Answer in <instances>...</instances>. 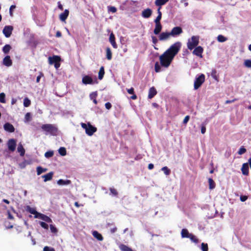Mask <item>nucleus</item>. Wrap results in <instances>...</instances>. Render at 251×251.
I'll list each match as a JSON object with an SVG mask.
<instances>
[{
  "instance_id": "obj_1",
  "label": "nucleus",
  "mask_w": 251,
  "mask_h": 251,
  "mask_svg": "<svg viewBox=\"0 0 251 251\" xmlns=\"http://www.w3.org/2000/svg\"><path fill=\"white\" fill-rule=\"evenodd\" d=\"M181 45L180 42H176L160 56V62L162 67L168 68L170 65L175 56L180 50Z\"/></svg>"
},
{
  "instance_id": "obj_2",
  "label": "nucleus",
  "mask_w": 251,
  "mask_h": 251,
  "mask_svg": "<svg viewBox=\"0 0 251 251\" xmlns=\"http://www.w3.org/2000/svg\"><path fill=\"white\" fill-rule=\"evenodd\" d=\"M42 130L46 132V134H50L52 136H56L57 134L58 128L52 124H44L41 126Z\"/></svg>"
},
{
  "instance_id": "obj_3",
  "label": "nucleus",
  "mask_w": 251,
  "mask_h": 251,
  "mask_svg": "<svg viewBox=\"0 0 251 251\" xmlns=\"http://www.w3.org/2000/svg\"><path fill=\"white\" fill-rule=\"evenodd\" d=\"M199 43V37L198 36H193L188 39L187 43V46L189 50H192L197 47Z\"/></svg>"
},
{
  "instance_id": "obj_4",
  "label": "nucleus",
  "mask_w": 251,
  "mask_h": 251,
  "mask_svg": "<svg viewBox=\"0 0 251 251\" xmlns=\"http://www.w3.org/2000/svg\"><path fill=\"white\" fill-rule=\"evenodd\" d=\"M81 126L83 128L85 129L86 133L89 136L93 135L97 130V128L90 123H88L87 124L82 123Z\"/></svg>"
},
{
  "instance_id": "obj_5",
  "label": "nucleus",
  "mask_w": 251,
  "mask_h": 251,
  "mask_svg": "<svg viewBox=\"0 0 251 251\" xmlns=\"http://www.w3.org/2000/svg\"><path fill=\"white\" fill-rule=\"evenodd\" d=\"M49 63L50 65H54V67L57 69L60 66V62L61 57L58 55H53L52 56H49L48 58Z\"/></svg>"
},
{
  "instance_id": "obj_6",
  "label": "nucleus",
  "mask_w": 251,
  "mask_h": 251,
  "mask_svg": "<svg viewBox=\"0 0 251 251\" xmlns=\"http://www.w3.org/2000/svg\"><path fill=\"white\" fill-rule=\"evenodd\" d=\"M205 81V75L201 74L197 77L194 81V87L195 90L199 89Z\"/></svg>"
},
{
  "instance_id": "obj_7",
  "label": "nucleus",
  "mask_w": 251,
  "mask_h": 251,
  "mask_svg": "<svg viewBox=\"0 0 251 251\" xmlns=\"http://www.w3.org/2000/svg\"><path fill=\"white\" fill-rule=\"evenodd\" d=\"M7 145L9 151L13 152L16 149V140L14 139H10L7 141Z\"/></svg>"
},
{
  "instance_id": "obj_8",
  "label": "nucleus",
  "mask_w": 251,
  "mask_h": 251,
  "mask_svg": "<svg viewBox=\"0 0 251 251\" xmlns=\"http://www.w3.org/2000/svg\"><path fill=\"white\" fill-rule=\"evenodd\" d=\"M13 30V27L12 25H6L4 27L2 32L7 38L9 37Z\"/></svg>"
},
{
  "instance_id": "obj_9",
  "label": "nucleus",
  "mask_w": 251,
  "mask_h": 251,
  "mask_svg": "<svg viewBox=\"0 0 251 251\" xmlns=\"http://www.w3.org/2000/svg\"><path fill=\"white\" fill-rule=\"evenodd\" d=\"M183 32L182 29L180 26H176L172 28L170 34L173 37H176Z\"/></svg>"
},
{
  "instance_id": "obj_10",
  "label": "nucleus",
  "mask_w": 251,
  "mask_h": 251,
  "mask_svg": "<svg viewBox=\"0 0 251 251\" xmlns=\"http://www.w3.org/2000/svg\"><path fill=\"white\" fill-rule=\"evenodd\" d=\"M203 52V49L201 46H198L193 51V54L200 58H202V53Z\"/></svg>"
},
{
  "instance_id": "obj_11",
  "label": "nucleus",
  "mask_w": 251,
  "mask_h": 251,
  "mask_svg": "<svg viewBox=\"0 0 251 251\" xmlns=\"http://www.w3.org/2000/svg\"><path fill=\"white\" fill-rule=\"evenodd\" d=\"M171 36H172L170 34V32H161L158 36L159 40L161 41H165L169 39Z\"/></svg>"
},
{
  "instance_id": "obj_12",
  "label": "nucleus",
  "mask_w": 251,
  "mask_h": 251,
  "mask_svg": "<svg viewBox=\"0 0 251 251\" xmlns=\"http://www.w3.org/2000/svg\"><path fill=\"white\" fill-rule=\"evenodd\" d=\"M12 60L11 59L9 55H6L3 59L2 64L7 67L11 66L12 65Z\"/></svg>"
},
{
  "instance_id": "obj_13",
  "label": "nucleus",
  "mask_w": 251,
  "mask_h": 251,
  "mask_svg": "<svg viewBox=\"0 0 251 251\" xmlns=\"http://www.w3.org/2000/svg\"><path fill=\"white\" fill-rule=\"evenodd\" d=\"M242 173L243 175L248 176L249 175V164L245 163L243 164L241 168Z\"/></svg>"
},
{
  "instance_id": "obj_14",
  "label": "nucleus",
  "mask_w": 251,
  "mask_h": 251,
  "mask_svg": "<svg viewBox=\"0 0 251 251\" xmlns=\"http://www.w3.org/2000/svg\"><path fill=\"white\" fill-rule=\"evenodd\" d=\"M152 14V10L150 8H147L144 9L142 12V16L144 18H150Z\"/></svg>"
},
{
  "instance_id": "obj_15",
  "label": "nucleus",
  "mask_w": 251,
  "mask_h": 251,
  "mask_svg": "<svg viewBox=\"0 0 251 251\" xmlns=\"http://www.w3.org/2000/svg\"><path fill=\"white\" fill-rule=\"evenodd\" d=\"M4 130L9 132H13L15 131L14 126L9 123H5L3 126Z\"/></svg>"
},
{
  "instance_id": "obj_16",
  "label": "nucleus",
  "mask_w": 251,
  "mask_h": 251,
  "mask_svg": "<svg viewBox=\"0 0 251 251\" xmlns=\"http://www.w3.org/2000/svg\"><path fill=\"white\" fill-rule=\"evenodd\" d=\"M82 82L85 85L91 84L93 83V79L91 76L89 75H84L82 77Z\"/></svg>"
},
{
  "instance_id": "obj_17",
  "label": "nucleus",
  "mask_w": 251,
  "mask_h": 251,
  "mask_svg": "<svg viewBox=\"0 0 251 251\" xmlns=\"http://www.w3.org/2000/svg\"><path fill=\"white\" fill-rule=\"evenodd\" d=\"M109 42L112 46L113 48L114 49H117L118 48V46L115 41V35L113 32H111L109 36Z\"/></svg>"
},
{
  "instance_id": "obj_18",
  "label": "nucleus",
  "mask_w": 251,
  "mask_h": 251,
  "mask_svg": "<svg viewBox=\"0 0 251 251\" xmlns=\"http://www.w3.org/2000/svg\"><path fill=\"white\" fill-rule=\"evenodd\" d=\"M25 210L26 211L28 212L30 214L34 215V218H38V214L39 213L33 208L31 207L30 206L27 205L25 207Z\"/></svg>"
},
{
  "instance_id": "obj_19",
  "label": "nucleus",
  "mask_w": 251,
  "mask_h": 251,
  "mask_svg": "<svg viewBox=\"0 0 251 251\" xmlns=\"http://www.w3.org/2000/svg\"><path fill=\"white\" fill-rule=\"evenodd\" d=\"M37 216H38L37 218H40V219H42V220L45 221L46 222H48V223H51L52 222L51 219L49 217H48V216H47L46 215L39 213Z\"/></svg>"
},
{
  "instance_id": "obj_20",
  "label": "nucleus",
  "mask_w": 251,
  "mask_h": 251,
  "mask_svg": "<svg viewBox=\"0 0 251 251\" xmlns=\"http://www.w3.org/2000/svg\"><path fill=\"white\" fill-rule=\"evenodd\" d=\"M69 14V11L65 9L64 11L59 15V19L61 21H65L68 18Z\"/></svg>"
},
{
  "instance_id": "obj_21",
  "label": "nucleus",
  "mask_w": 251,
  "mask_h": 251,
  "mask_svg": "<svg viewBox=\"0 0 251 251\" xmlns=\"http://www.w3.org/2000/svg\"><path fill=\"white\" fill-rule=\"evenodd\" d=\"M156 94L157 91L156 89L154 87H151L149 89L148 98L150 99H152L156 95Z\"/></svg>"
},
{
  "instance_id": "obj_22",
  "label": "nucleus",
  "mask_w": 251,
  "mask_h": 251,
  "mask_svg": "<svg viewBox=\"0 0 251 251\" xmlns=\"http://www.w3.org/2000/svg\"><path fill=\"white\" fill-rule=\"evenodd\" d=\"M53 175V172H50L46 175L42 176V177L44 179V181L46 182L51 180L52 178Z\"/></svg>"
},
{
  "instance_id": "obj_23",
  "label": "nucleus",
  "mask_w": 251,
  "mask_h": 251,
  "mask_svg": "<svg viewBox=\"0 0 251 251\" xmlns=\"http://www.w3.org/2000/svg\"><path fill=\"white\" fill-rule=\"evenodd\" d=\"M162 28V26L160 24H155V28L153 30V33L155 35H158L160 33Z\"/></svg>"
},
{
  "instance_id": "obj_24",
  "label": "nucleus",
  "mask_w": 251,
  "mask_h": 251,
  "mask_svg": "<svg viewBox=\"0 0 251 251\" xmlns=\"http://www.w3.org/2000/svg\"><path fill=\"white\" fill-rule=\"evenodd\" d=\"M93 236L99 241H102L103 238L102 235L97 231H94L92 233Z\"/></svg>"
},
{
  "instance_id": "obj_25",
  "label": "nucleus",
  "mask_w": 251,
  "mask_h": 251,
  "mask_svg": "<svg viewBox=\"0 0 251 251\" xmlns=\"http://www.w3.org/2000/svg\"><path fill=\"white\" fill-rule=\"evenodd\" d=\"M17 151L20 153L21 156H24L25 154V150L21 143L19 144L17 148Z\"/></svg>"
},
{
  "instance_id": "obj_26",
  "label": "nucleus",
  "mask_w": 251,
  "mask_h": 251,
  "mask_svg": "<svg viewBox=\"0 0 251 251\" xmlns=\"http://www.w3.org/2000/svg\"><path fill=\"white\" fill-rule=\"evenodd\" d=\"M71 183V181L70 180H63L62 179H59L57 181V184L59 185H69Z\"/></svg>"
},
{
  "instance_id": "obj_27",
  "label": "nucleus",
  "mask_w": 251,
  "mask_h": 251,
  "mask_svg": "<svg viewBox=\"0 0 251 251\" xmlns=\"http://www.w3.org/2000/svg\"><path fill=\"white\" fill-rule=\"evenodd\" d=\"M191 233H189L187 229L183 228L181 230V235L182 238H188Z\"/></svg>"
},
{
  "instance_id": "obj_28",
  "label": "nucleus",
  "mask_w": 251,
  "mask_h": 251,
  "mask_svg": "<svg viewBox=\"0 0 251 251\" xmlns=\"http://www.w3.org/2000/svg\"><path fill=\"white\" fill-rule=\"evenodd\" d=\"M208 181L209 184V188L210 190L214 189L216 186V184L213 179L211 178H209Z\"/></svg>"
},
{
  "instance_id": "obj_29",
  "label": "nucleus",
  "mask_w": 251,
  "mask_h": 251,
  "mask_svg": "<svg viewBox=\"0 0 251 251\" xmlns=\"http://www.w3.org/2000/svg\"><path fill=\"white\" fill-rule=\"evenodd\" d=\"M104 73H105V72H104V67L101 66L100 68V69L99 72L98 78L100 80H101L103 78Z\"/></svg>"
},
{
  "instance_id": "obj_30",
  "label": "nucleus",
  "mask_w": 251,
  "mask_h": 251,
  "mask_svg": "<svg viewBox=\"0 0 251 251\" xmlns=\"http://www.w3.org/2000/svg\"><path fill=\"white\" fill-rule=\"evenodd\" d=\"M11 49V46L10 45L6 44L3 47L2 51L4 54H7Z\"/></svg>"
},
{
  "instance_id": "obj_31",
  "label": "nucleus",
  "mask_w": 251,
  "mask_h": 251,
  "mask_svg": "<svg viewBox=\"0 0 251 251\" xmlns=\"http://www.w3.org/2000/svg\"><path fill=\"white\" fill-rule=\"evenodd\" d=\"M47 168H43L41 166H38L36 168L37 174L38 176L40 175L42 173L47 172Z\"/></svg>"
},
{
  "instance_id": "obj_32",
  "label": "nucleus",
  "mask_w": 251,
  "mask_h": 251,
  "mask_svg": "<svg viewBox=\"0 0 251 251\" xmlns=\"http://www.w3.org/2000/svg\"><path fill=\"white\" fill-rule=\"evenodd\" d=\"M169 0H155V4L156 6H161L163 5H164Z\"/></svg>"
},
{
  "instance_id": "obj_33",
  "label": "nucleus",
  "mask_w": 251,
  "mask_h": 251,
  "mask_svg": "<svg viewBox=\"0 0 251 251\" xmlns=\"http://www.w3.org/2000/svg\"><path fill=\"white\" fill-rule=\"evenodd\" d=\"M106 58L110 60L112 59V52L109 48H107L106 49Z\"/></svg>"
},
{
  "instance_id": "obj_34",
  "label": "nucleus",
  "mask_w": 251,
  "mask_h": 251,
  "mask_svg": "<svg viewBox=\"0 0 251 251\" xmlns=\"http://www.w3.org/2000/svg\"><path fill=\"white\" fill-rule=\"evenodd\" d=\"M31 104L30 100L28 98H25L24 100V105L25 107H28Z\"/></svg>"
},
{
  "instance_id": "obj_35",
  "label": "nucleus",
  "mask_w": 251,
  "mask_h": 251,
  "mask_svg": "<svg viewBox=\"0 0 251 251\" xmlns=\"http://www.w3.org/2000/svg\"><path fill=\"white\" fill-rule=\"evenodd\" d=\"M59 153L62 156H65L66 154V150L64 147H60L58 150Z\"/></svg>"
},
{
  "instance_id": "obj_36",
  "label": "nucleus",
  "mask_w": 251,
  "mask_h": 251,
  "mask_svg": "<svg viewBox=\"0 0 251 251\" xmlns=\"http://www.w3.org/2000/svg\"><path fill=\"white\" fill-rule=\"evenodd\" d=\"M217 40L219 42H224L227 40V38L222 35H219L217 37Z\"/></svg>"
},
{
  "instance_id": "obj_37",
  "label": "nucleus",
  "mask_w": 251,
  "mask_h": 251,
  "mask_svg": "<svg viewBox=\"0 0 251 251\" xmlns=\"http://www.w3.org/2000/svg\"><path fill=\"white\" fill-rule=\"evenodd\" d=\"M188 238H190L192 242L195 243H198L199 242V239L192 234H191Z\"/></svg>"
},
{
  "instance_id": "obj_38",
  "label": "nucleus",
  "mask_w": 251,
  "mask_h": 251,
  "mask_svg": "<svg viewBox=\"0 0 251 251\" xmlns=\"http://www.w3.org/2000/svg\"><path fill=\"white\" fill-rule=\"evenodd\" d=\"M161 170L164 172V174L168 176V175H169L171 173V171L169 169H168V168L166 166L165 167H163Z\"/></svg>"
},
{
  "instance_id": "obj_39",
  "label": "nucleus",
  "mask_w": 251,
  "mask_h": 251,
  "mask_svg": "<svg viewBox=\"0 0 251 251\" xmlns=\"http://www.w3.org/2000/svg\"><path fill=\"white\" fill-rule=\"evenodd\" d=\"M0 102L3 103H5V95L4 93L0 94Z\"/></svg>"
},
{
  "instance_id": "obj_40",
  "label": "nucleus",
  "mask_w": 251,
  "mask_h": 251,
  "mask_svg": "<svg viewBox=\"0 0 251 251\" xmlns=\"http://www.w3.org/2000/svg\"><path fill=\"white\" fill-rule=\"evenodd\" d=\"M154 70H155V72H156V73H158L161 71V67L158 62H156L155 63Z\"/></svg>"
},
{
  "instance_id": "obj_41",
  "label": "nucleus",
  "mask_w": 251,
  "mask_h": 251,
  "mask_svg": "<svg viewBox=\"0 0 251 251\" xmlns=\"http://www.w3.org/2000/svg\"><path fill=\"white\" fill-rule=\"evenodd\" d=\"M53 151H48L45 153V156L46 158H50L53 155Z\"/></svg>"
},
{
  "instance_id": "obj_42",
  "label": "nucleus",
  "mask_w": 251,
  "mask_h": 251,
  "mask_svg": "<svg viewBox=\"0 0 251 251\" xmlns=\"http://www.w3.org/2000/svg\"><path fill=\"white\" fill-rule=\"evenodd\" d=\"M201 250L202 251H208V247L206 243H202L201 245Z\"/></svg>"
},
{
  "instance_id": "obj_43",
  "label": "nucleus",
  "mask_w": 251,
  "mask_h": 251,
  "mask_svg": "<svg viewBox=\"0 0 251 251\" xmlns=\"http://www.w3.org/2000/svg\"><path fill=\"white\" fill-rule=\"evenodd\" d=\"M246 149L244 148V147L242 146L240 148V149L238 151V153L239 155H242L245 153L246 152Z\"/></svg>"
},
{
  "instance_id": "obj_44",
  "label": "nucleus",
  "mask_w": 251,
  "mask_h": 251,
  "mask_svg": "<svg viewBox=\"0 0 251 251\" xmlns=\"http://www.w3.org/2000/svg\"><path fill=\"white\" fill-rule=\"evenodd\" d=\"M109 190L110 191L111 194H112L113 196H117L118 195L117 191L115 188H110Z\"/></svg>"
},
{
  "instance_id": "obj_45",
  "label": "nucleus",
  "mask_w": 251,
  "mask_h": 251,
  "mask_svg": "<svg viewBox=\"0 0 251 251\" xmlns=\"http://www.w3.org/2000/svg\"><path fill=\"white\" fill-rule=\"evenodd\" d=\"M50 227L51 232L54 233H56L57 232V229L53 225H50Z\"/></svg>"
},
{
  "instance_id": "obj_46",
  "label": "nucleus",
  "mask_w": 251,
  "mask_h": 251,
  "mask_svg": "<svg viewBox=\"0 0 251 251\" xmlns=\"http://www.w3.org/2000/svg\"><path fill=\"white\" fill-rule=\"evenodd\" d=\"M244 65L248 68H251V60H246L244 61Z\"/></svg>"
},
{
  "instance_id": "obj_47",
  "label": "nucleus",
  "mask_w": 251,
  "mask_h": 251,
  "mask_svg": "<svg viewBox=\"0 0 251 251\" xmlns=\"http://www.w3.org/2000/svg\"><path fill=\"white\" fill-rule=\"evenodd\" d=\"M25 120L26 122H29L31 120V116L30 113L28 112L25 115Z\"/></svg>"
},
{
  "instance_id": "obj_48",
  "label": "nucleus",
  "mask_w": 251,
  "mask_h": 251,
  "mask_svg": "<svg viewBox=\"0 0 251 251\" xmlns=\"http://www.w3.org/2000/svg\"><path fill=\"white\" fill-rule=\"evenodd\" d=\"M108 10L109 12H111L113 13L117 11V8L114 6H108Z\"/></svg>"
},
{
  "instance_id": "obj_49",
  "label": "nucleus",
  "mask_w": 251,
  "mask_h": 251,
  "mask_svg": "<svg viewBox=\"0 0 251 251\" xmlns=\"http://www.w3.org/2000/svg\"><path fill=\"white\" fill-rule=\"evenodd\" d=\"M98 96L97 92H94L90 94V98L91 100H94L97 98Z\"/></svg>"
},
{
  "instance_id": "obj_50",
  "label": "nucleus",
  "mask_w": 251,
  "mask_h": 251,
  "mask_svg": "<svg viewBox=\"0 0 251 251\" xmlns=\"http://www.w3.org/2000/svg\"><path fill=\"white\" fill-rule=\"evenodd\" d=\"M40 225L43 228L46 229H48L49 228L48 225L44 222H40Z\"/></svg>"
},
{
  "instance_id": "obj_51",
  "label": "nucleus",
  "mask_w": 251,
  "mask_h": 251,
  "mask_svg": "<svg viewBox=\"0 0 251 251\" xmlns=\"http://www.w3.org/2000/svg\"><path fill=\"white\" fill-rule=\"evenodd\" d=\"M216 74H217V72H216V70H213L212 71L211 76H212V77L213 78H214L216 80H217L218 79V77H217V76L216 75Z\"/></svg>"
},
{
  "instance_id": "obj_52",
  "label": "nucleus",
  "mask_w": 251,
  "mask_h": 251,
  "mask_svg": "<svg viewBox=\"0 0 251 251\" xmlns=\"http://www.w3.org/2000/svg\"><path fill=\"white\" fill-rule=\"evenodd\" d=\"M16 8V6L15 5H12L10 7V9H9V14L10 15V16L12 17L13 14V9H15Z\"/></svg>"
},
{
  "instance_id": "obj_53",
  "label": "nucleus",
  "mask_w": 251,
  "mask_h": 251,
  "mask_svg": "<svg viewBox=\"0 0 251 251\" xmlns=\"http://www.w3.org/2000/svg\"><path fill=\"white\" fill-rule=\"evenodd\" d=\"M44 251H55V250L53 248L49 247L48 246H45L43 249Z\"/></svg>"
},
{
  "instance_id": "obj_54",
  "label": "nucleus",
  "mask_w": 251,
  "mask_h": 251,
  "mask_svg": "<svg viewBox=\"0 0 251 251\" xmlns=\"http://www.w3.org/2000/svg\"><path fill=\"white\" fill-rule=\"evenodd\" d=\"M206 132V127L204 124H202L201 126V133L204 134Z\"/></svg>"
},
{
  "instance_id": "obj_55",
  "label": "nucleus",
  "mask_w": 251,
  "mask_h": 251,
  "mask_svg": "<svg viewBox=\"0 0 251 251\" xmlns=\"http://www.w3.org/2000/svg\"><path fill=\"white\" fill-rule=\"evenodd\" d=\"M43 76H44V74L40 72L39 74V75L38 76H37V77L36 78V82L37 83L39 82L41 78L42 77H43Z\"/></svg>"
},
{
  "instance_id": "obj_56",
  "label": "nucleus",
  "mask_w": 251,
  "mask_h": 251,
  "mask_svg": "<svg viewBox=\"0 0 251 251\" xmlns=\"http://www.w3.org/2000/svg\"><path fill=\"white\" fill-rule=\"evenodd\" d=\"M240 201L242 202L245 201L248 199V197L245 195H242L240 196Z\"/></svg>"
},
{
  "instance_id": "obj_57",
  "label": "nucleus",
  "mask_w": 251,
  "mask_h": 251,
  "mask_svg": "<svg viewBox=\"0 0 251 251\" xmlns=\"http://www.w3.org/2000/svg\"><path fill=\"white\" fill-rule=\"evenodd\" d=\"M152 41L153 44L156 45L158 42V40L155 36H151Z\"/></svg>"
},
{
  "instance_id": "obj_58",
  "label": "nucleus",
  "mask_w": 251,
  "mask_h": 251,
  "mask_svg": "<svg viewBox=\"0 0 251 251\" xmlns=\"http://www.w3.org/2000/svg\"><path fill=\"white\" fill-rule=\"evenodd\" d=\"M189 119H190V116H189L187 115V116H185V117L184 118V120L183 121V123L184 124H186L188 123V122L189 120Z\"/></svg>"
},
{
  "instance_id": "obj_59",
  "label": "nucleus",
  "mask_w": 251,
  "mask_h": 251,
  "mask_svg": "<svg viewBox=\"0 0 251 251\" xmlns=\"http://www.w3.org/2000/svg\"><path fill=\"white\" fill-rule=\"evenodd\" d=\"M161 17L160 16H157L156 19L154 20V23L155 24H160V20L161 19Z\"/></svg>"
},
{
  "instance_id": "obj_60",
  "label": "nucleus",
  "mask_w": 251,
  "mask_h": 251,
  "mask_svg": "<svg viewBox=\"0 0 251 251\" xmlns=\"http://www.w3.org/2000/svg\"><path fill=\"white\" fill-rule=\"evenodd\" d=\"M105 106L107 109L109 110L112 107V105L109 102H107L105 103Z\"/></svg>"
},
{
  "instance_id": "obj_61",
  "label": "nucleus",
  "mask_w": 251,
  "mask_h": 251,
  "mask_svg": "<svg viewBox=\"0 0 251 251\" xmlns=\"http://www.w3.org/2000/svg\"><path fill=\"white\" fill-rule=\"evenodd\" d=\"M127 91L128 93L129 94H133L134 93V88L132 87H131L130 89H127Z\"/></svg>"
},
{
  "instance_id": "obj_62",
  "label": "nucleus",
  "mask_w": 251,
  "mask_h": 251,
  "mask_svg": "<svg viewBox=\"0 0 251 251\" xmlns=\"http://www.w3.org/2000/svg\"><path fill=\"white\" fill-rule=\"evenodd\" d=\"M236 100H237V99H233L232 100H226L225 102V103L229 104V103H230L235 101Z\"/></svg>"
},
{
  "instance_id": "obj_63",
  "label": "nucleus",
  "mask_w": 251,
  "mask_h": 251,
  "mask_svg": "<svg viewBox=\"0 0 251 251\" xmlns=\"http://www.w3.org/2000/svg\"><path fill=\"white\" fill-rule=\"evenodd\" d=\"M62 36V33L60 31H57L56 33V35H55V36L56 37H60L61 36Z\"/></svg>"
},
{
  "instance_id": "obj_64",
  "label": "nucleus",
  "mask_w": 251,
  "mask_h": 251,
  "mask_svg": "<svg viewBox=\"0 0 251 251\" xmlns=\"http://www.w3.org/2000/svg\"><path fill=\"white\" fill-rule=\"evenodd\" d=\"M117 228L116 227H114L113 228H112L110 229V232L112 233H114V232H115L117 231Z\"/></svg>"
}]
</instances>
